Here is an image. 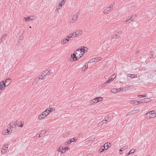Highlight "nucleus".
Masks as SVG:
<instances>
[{
    "mask_svg": "<svg viewBox=\"0 0 156 156\" xmlns=\"http://www.w3.org/2000/svg\"><path fill=\"white\" fill-rule=\"evenodd\" d=\"M133 101H132L133 102ZM132 103H133V102ZM134 103L136 105H138V104L141 103V101H137L136 100V101L134 102Z\"/></svg>",
    "mask_w": 156,
    "mask_h": 156,
    "instance_id": "obj_27",
    "label": "nucleus"
},
{
    "mask_svg": "<svg viewBox=\"0 0 156 156\" xmlns=\"http://www.w3.org/2000/svg\"><path fill=\"white\" fill-rule=\"evenodd\" d=\"M46 117L44 116V114L42 112L39 115L38 117V119L39 120H41L42 119H43L44 118Z\"/></svg>",
    "mask_w": 156,
    "mask_h": 156,
    "instance_id": "obj_12",
    "label": "nucleus"
},
{
    "mask_svg": "<svg viewBox=\"0 0 156 156\" xmlns=\"http://www.w3.org/2000/svg\"><path fill=\"white\" fill-rule=\"evenodd\" d=\"M122 150L121 149V148L119 150V151L120 152V154H122Z\"/></svg>",
    "mask_w": 156,
    "mask_h": 156,
    "instance_id": "obj_50",
    "label": "nucleus"
},
{
    "mask_svg": "<svg viewBox=\"0 0 156 156\" xmlns=\"http://www.w3.org/2000/svg\"><path fill=\"white\" fill-rule=\"evenodd\" d=\"M129 113H127V116H128V115H129Z\"/></svg>",
    "mask_w": 156,
    "mask_h": 156,
    "instance_id": "obj_62",
    "label": "nucleus"
},
{
    "mask_svg": "<svg viewBox=\"0 0 156 156\" xmlns=\"http://www.w3.org/2000/svg\"><path fill=\"white\" fill-rule=\"evenodd\" d=\"M102 98L101 97H97L93 99L90 102V104H92L93 103H96L98 102L102 101Z\"/></svg>",
    "mask_w": 156,
    "mask_h": 156,
    "instance_id": "obj_3",
    "label": "nucleus"
},
{
    "mask_svg": "<svg viewBox=\"0 0 156 156\" xmlns=\"http://www.w3.org/2000/svg\"><path fill=\"white\" fill-rule=\"evenodd\" d=\"M121 90V89L119 88L118 89H112L110 90V91L112 93H116Z\"/></svg>",
    "mask_w": 156,
    "mask_h": 156,
    "instance_id": "obj_10",
    "label": "nucleus"
},
{
    "mask_svg": "<svg viewBox=\"0 0 156 156\" xmlns=\"http://www.w3.org/2000/svg\"><path fill=\"white\" fill-rule=\"evenodd\" d=\"M1 90L0 89V93L1 92Z\"/></svg>",
    "mask_w": 156,
    "mask_h": 156,
    "instance_id": "obj_64",
    "label": "nucleus"
},
{
    "mask_svg": "<svg viewBox=\"0 0 156 156\" xmlns=\"http://www.w3.org/2000/svg\"><path fill=\"white\" fill-rule=\"evenodd\" d=\"M23 124V122L21 121L20 122L19 121H16V125L19 127H22Z\"/></svg>",
    "mask_w": 156,
    "mask_h": 156,
    "instance_id": "obj_8",
    "label": "nucleus"
},
{
    "mask_svg": "<svg viewBox=\"0 0 156 156\" xmlns=\"http://www.w3.org/2000/svg\"><path fill=\"white\" fill-rule=\"evenodd\" d=\"M127 76L128 77H130L132 78H134L136 77H137V75L135 74H128Z\"/></svg>",
    "mask_w": 156,
    "mask_h": 156,
    "instance_id": "obj_19",
    "label": "nucleus"
},
{
    "mask_svg": "<svg viewBox=\"0 0 156 156\" xmlns=\"http://www.w3.org/2000/svg\"><path fill=\"white\" fill-rule=\"evenodd\" d=\"M150 53L151 54V55H153L154 53V52L153 51H151L150 52Z\"/></svg>",
    "mask_w": 156,
    "mask_h": 156,
    "instance_id": "obj_55",
    "label": "nucleus"
},
{
    "mask_svg": "<svg viewBox=\"0 0 156 156\" xmlns=\"http://www.w3.org/2000/svg\"><path fill=\"white\" fill-rule=\"evenodd\" d=\"M44 77L43 76V75L42 74H41V75H39L38 76V80L40 79L43 80V79Z\"/></svg>",
    "mask_w": 156,
    "mask_h": 156,
    "instance_id": "obj_39",
    "label": "nucleus"
},
{
    "mask_svg": "<svg viewBox=\"0 0 156 156\" xmlns=\"http://www.w3.org/2000/svg\"><path fill=\"white\" fill-rule=\"evenodd\" d=\"M101 59V58L100 57H98L95 58H93L90 60L91 62H98Z\"/></svg>",
    "mask_w": 156,
    "mask_h": 156,
    "instance_id": "obj_5",
    "label": "nucleus"
},
{
    "mask_svg": "<svg viewBox=\"0 0 156 156\" xmlns=\"http://www.w3.org/2000/svg\"><path fill=\"white\" fill-rule=\"evenodd\" d=\"M71 34V35H72V36H71V37L72 38H74V37H77V36L76 35V34L75 33H72V34Z\"/></svg>",
    "mask_w": 156,
    "mask_h": 156,
    "instance_id": "obj_34",
    "label": "nucleus"
},
{
    "mask_svg": "<svg viewBox=\"0 0 156 156\" xmlns=\"http://www.w3.org/2000/svg\"><path fill=\"white\" fill-rule=\"evenodd\" d=\"M106 83V82H105V83L103 84L102 85H101V87H104L105 86H106V85L107 84V83Z\"/></svg>",
    "mask_w": 156,
    "mask_h": 156,
    "instance_id": "obj_44",
    "label": "nucleus"
},
{
    "mask_svg": "<svg viewBox=\"0 0 156 156\" xmlns=\"http://www.w3.org/2000/svg\"><path fill=\"white\" fill-rule=\"evenodd\" d=\"M46 73H47V75H51L49 71L46 70Z\"/></svg>",
    "mask_w": 156,
    "mask_h": 156,
    "instance_id": "obj_46",
    "label": "nucleus"
},
{
    "mask_svg": "<svg viewBox=\"0 0 156 156\" xmlns=\"http://www.w3.org/2000/svg\"><path fill=\"white\" fill-rule=\"evenodd\" d=\"M29 18L30 21H32L34 20L36 18V17L34 16H30L29 17Z\"/></svg>",
    "mask_w": 156,
    "mask_h": 156,
    "instance_id": "obj_28",
    "label": "nucleus"
},
{
    "mask_svg": "<svg viewBox=\"0 0 156 156\" xmlns=\"http://www.w3.org/2000/svg\"><path fill=\"white\" fill-rule=\"evenodd\" d=\"M0 89L2 90L4 88V87H6L5 83L3 81H2L0 82Z\"/></svg>",
    "mask_w": 156,
    "mask_h": 156,
    "instance_id": "obj_6",
    "label": "nucleus"
},
{
    "mask_svg": "<svg viewBox=\"0 0 156 156\" xmlns=\"http://www.w3.org/2000/svg\"><path fill=\"white\" fill-rule=\"evenodd\" d=\"M79 49L80 51V53L82 54V55H81V56H82L83 54H84L85 53V49L83 48H81V49Z\"/></svg>",
    "mask_w": 156,
    "mask_h": 156,
    "instance_id": "obj_16",
    "label": "nucleus"
},
{
    "mask_svg": "<svg viewBox=\"0 0 156 156\" xmlns=\"http://www.w3.org/2000/svg\"><path fill=\"white\" fill-rule=\"evenodd\" d=\"M62 4H60L58 6L57 9H60L62 8Z\"/></svg>",
    "mask_w": 156,
    "mask_h": 156,
    "instance_id": "obj_38",
    "label": "nucleus"
},
{
    "mask_svg": "<svg viewBox=\"0 0 156 156\" xmlns=\"http://www.w3.org/2000/svg\"><path fill=\"white\" fill-rule=\"evenodd\" d=\"M77 36H79V35L81 34L82 33V31L81 30H77L75 32Z\"/></svg>",
    "mask_w": 156,
    "mask_h": 156,
    "instance_id": "obj_15",
    "label": "nucleus"
},
{
    "mask_svg": "<svg viewBox=\"0 0 156 156\" xmlns=\"http://www.w3.org/2000/svg\"><path fill=\"white\" fill-rule=\"evenodd\" d=\"M112 37L113 38H117L119 37V36L118 34H114L113 35Z\"/></svg>",
    "mask_w": 156,
    "mask_h": 156,
    "instance_id": "obj_42",
    "label": "nucleus"
},
{
    "mask_svg": "<svg viewBox=\"0 0 156 156\" xmlns=\"http://www.w3.org/2000/svg\"><path fill=\"white\" fill-rule=\"evenodd\" d=\"M144 100L145 103H148L151 101V99L149 98H144Z\"/></svg>",
    "mask_w": 156,
    "mask_h": 156,
    "instance_id": "obj_32",
    "label": "nucleus"
},
{
    "mask_svg": "<svg viewBox=\"0 0 156 156\" xmlns=\"http://www.w3.org/2000/svg\"><path fill=\"white\" fill-rule=\"evenodd\" d=\"M64 0H62V1L61 2V3L60 4H62V3H63V2Z\"/></svg>",
    "mask_w": 156,
    "mask_h": 156,
    "instance_id": "obj_60",
    "label": "nucleus"
},
{
    "mask_svg": "<svg viewBox=\"0 0 156 156\" xmlns=\"http://www.w3.org/2000/svg\"><path fill=\"white\" fill-rule=\"evenodd\" d=\"M73 35H71L70 34L68 36H67L66 37V38L67 40H69V38H72L71 37V36H72Z\"/></svg>",
    "mask_w": 156,
    "mask_h": 156,
    "instance_id": "obj_41",
    "label": "nucleus"
},
{
    "mask_svg": "<svg viewBox=\"0 0 156 156\" xmlns=\"http://www.w3.org/2000/svg\"><path fill=\"white\" fill-rule=\"evenodd\" d=\"M137 97L140 98H142L146 97V95L145 94L144 95H137Z\"/></svg>",
    "mask_w": 156,
    "mask_h": 156,
    "instance_id": "obj_36",
    "label": "nucleus"
},
{
    "mask_svg": "<svg viewBox=\"0 0 156 156\" xmlns=\"http://www.w3.org/2000/svg\"><path fill=\"white\" fill-rule=\"evenodd\" d=\"M8 148V144H5L4 145L2 149H4L5 150L7 151Z\"/></svg>",
    "mask_w": 156,
    "mask_h": 156,
    "instance_id": "obj_22",
    "label": "nucleus"
},
{
    "mask_svg": "<svg viewBox=\"0 0 156 156\" xmlns=\"http://www.w3.org/2000/svg\"><path fill=\"white\" fill-rule=\"evenodd\" d=\"M147 117H149L151 118L154 117L156 116V113L154 111H151L147 112L146 114Z\"/></svg>",
    "mask_w": 156,
    "mask_h": 156,
    "instance_id": "obj_2",
    "label": "nucleus"
},
{
    "mask_svg": "<svg viewBox=\"0 0 156 156\" xmlns=\"http://www.w3.org/2000/svg\"><path fill=\"white\" fill-rule=\"evenodd\" d=\"M135 150L134 149H132L131 150L129 151V152L128 153H127L126 154V155L127 156H129V155H130L131 154H133L134 153V152L135 151Z\"/></svg>",
    "mask_w": 156,
    "mask_h": 156,
    "instance_id": "obj_17",
    "label": "nucleus"
},
{
    "mask_svg": "<svg viewBox=\"0 0 156 156\" xmlns=\"http://www.w3.org/2000/svg\"><path fill=\"white\" fill-rule=\"evenodd\" d=\"M140 52V51H137L136 52V54H138V53H139Z\"/></svg>",
    "mask_w": 156,
    "mask_h": 156,
    "instance_id": "obj_57",
    "label": "nucleus"
},
{
    "mask_svg": "<svg viewBox=\"0 0 156 156\" xmlns=\"http://www.w3.org/2000/svg\"><path fill=\"white\" fill-rule=\"evenodd\" d=\"M139 112V110L138 109H136L135 110H133L129 112V115H132L133 114H135L136 113H138Z\"/></svg>",
    "mask_w": 156,
    "mask_h": 156,
    "instance_id": "obj_9",
    "label": "nucleus"
},
{
    "mask_svg": "<svg viewBox=\"0 0 156 156\" xmlns=\"http://www.w3.org/2000/svg\"><path fill=\"white\" fill-rule=\"evenodd\" d=\"M104 146H105V150L107 149L109 146L108 145V143H105Z\"/></svg>",
    "mask_w": 156,
    "mask_h": 156,
    "instance_id": "obj_30",
    "label": "nucleus"
},
{
    "mask_svg": "<svg viewBox=\"0 0 156 156\" xmlns=\"http://www.w3.org/2000/svg\"><path fill=\"white\" fill-rule=\"evenodd\" d=\"M6 151V150H4V149H2L1 151V153L3 154L4 153H5Z\"/></svg>",
    "mask_w": 156,
    "mask_h": 156,
    "instance_id": "obj_47",
    "label": "nucleus"
},
{
    "mask_svg": "<svg viewBox=\"0 0 156 156\" xmlns=\"http://www.w3.org/2000/svg\"><path fill=\"white\" fill-rule=\"evenodd\" d=\"M113 6H112L107 7L104 10L103 12L105 14H108L111 11V9H113Z\"/></svg>",
    "mask_w": 156,
    "mask_h": 156,
    "instance_id": "obj_4",
    "label": "nucleus"
},
{
    "mask_svg": "<svg viewBox=\"0 0 156 156\" xmlns=\"http://www.w3.org/2000/svg\"><path fill=\"white\" fill-rule=\"evenodd\" d=\"M102 122L103 123V124L104 123H106L107 122V120L106 119L103 120Z\"/></svg>",
    "mask_w": 156,
    "mask_h": 156,
    "instance_id": "obj_51",
    "label": "nucleus"
},
{
    "mask_svg": "<svg viewBox=\"0 0 156 156\" xmlns=\"http://www.w3.org/2000/svg\"><path fill=\"white\" fill-rule=\"evenodd\" d=\"M58 151L59 152H61L62 153H64L66 151V150H63V149H62V147L61 146L59 147L58 148Z\"/></svg>",
    "mask_w": 156,
    "mask_h": 156,
    "instance_id": "obj_13",
    "label": "nucleus"
},
{
    "mask_svg": "<svg viewBox=\"0 0 156 156\" xmlns=\"http://www.w3.org/2000/svg\"><path fill=\"white\" fill-rule=\"evenodd\" d=\"M137 16V15L136 14L132 15L130 18L131 19H132L131 20L133 21Z\"/></svg>",
    "mask_w": 156,
    "mask_h": 156,
    "instance_id": "obj_25",
    "label": "nucleus"
},
{
    "mask_svg": "<svg viewBox=\"0 0 156 156\" xmlns=\"http://www.w3.org/2000/svg\"><path fill=\"white\" fill-rule=\"evenodd\" d=\"M79 15V12H77V13H76V16H77V17H78V16Z\"/></svg>",
    "mask_w": 156,
    "mask_h": 156,
    "instance_id": "obj_56",
    "label": "nucleus"
},
{
    "mask_svg": "<svg viewBox=\"0 0 156 156\" xmlns=\"http://www.w3.org/2000/svg\"><path fill=\"white\" fill-rule=\"evenodd\" d=\"M23 18L26 21H30L29 17H24Z\"/></svg>",
    "mask_w": 156,
    "mask_h": 156,
    "instance_id": "obj_33",
    "label": "nucleus"
},
{
    "mask_svg": "<svg viewBox=\"0 0 156 156\" xmlns=\"http://www.w3.org/2000/svg\"><path fill=\"white\" fill-rule=\"evenodd\" d=\"M131 20L132 19L130 18V19L127 20L126 21L124 22L123 23H129L132 21Z\"/></svg>",
    "mask_w": 156,
    "mask_h": 156,
    "instance_id": "obj_26",
    "label": "nucleus"
},
{
    "mask_svg": "<svg viewBox=\"0 0 156 156\" xmlns=\"http://www.w3.org/2000/svg\"><path fill=\"white\" fill-rule=\"evenodd\" d=\"M19 40L18 41V45L20 44L22 42V39H19Z\"/></svg>",
    "mask_w": 156,
    "mask_h": 156,
    "instance_id": "obj_43",
    "label": "nucleus"
},
{
    "mask_svg": "<svg viewBox=\"0 0 156 156\" xmlns=\"http://www.w3.org/2000/svg\"><path fill=\"white\" fill-rule=\"evenodd\" d=\"M103 124V123L102 122H99L98 124V126H101Z\"/></svg>",
    "mask_w": 156,
    "mask_h": 156,
    "instance_id": "obj_45",
    "label": "nucleus"
},
{
    "mask_svg": "<svg viewBox=\"0 0 156 156\" xmlns=\"http://www.w3.org/2000/svg\"><path fill=\"white\" fill-rule=\"evenodd\" d=\"M153 57V55H151V56L150 57V58H152Z\"/></svg>",
    "mask_w": 156,
    "mask_h": 156,
    "instance_id": "obj_58",
    "label": "nucleus"
},
{
    "mask_svg": "<svg viewBox=\"0 0 156 156\" xmlns=\"http://www.w3.org/2000/svg\"><path fill=\"white\" fill-rule=\"evenodd\" d=\"M78 17L77 16L74 15L73 18V20H76L77 19Z\"/></svg>",
    "mask_w": 156,
    "mask_h": 156,
    "instance_id": "obj_40",
    "label": "nucleus"
},
{
    "mask_svg": "<svg viewBox=\"0 0 156 156\" xmlns=\"http://www.w3.org/2000/svg\"><path fill=\"white\" fill-rule=\"evenodd\" d=\"M128 146L126 145L121 148V149H122V150L123 151V150H125L126 149H127L128 148Z\"/></svg>",
    "mask_w": 156,
    "mask_h": 156,
    "instance_id": "obj_37",
    "label": "nucleus"
},
{
    "mask_svg": "<svg viewBox=\"0 0 156 156\" xmlns=\"http://www.w3.org/2000/svg\"><path fill=\"white\" fill-rule=\"evenodd\" d=\"M105 146H102L101 147H100L99 152V153H101L103 151H104V150H105Z\"/></svg>",
    "mask_w": 156,
    "mask_h": 156,
    "instance_id": "obj_18",
    "label": "nucleus"
},
{
    "mask_svg": "<svg viewBox=\"0 0 156 156\" xmlns=\"http://www.w3.org/2000/svg\"><path fill=\"white\" fill-rule=\"evenodd\" d=\"M23 36H21V35H20V36H19V39H23Z\"/></svg>",
    "mask_w": 156,
    "mask_h": 156,
    "instance_id": "obj_54",
    "label": "nucleus"
},
{
    "mask_svg": "<svg viewBox=\"0 0 156 156\" xmlns=\"http://www.w3.org/2000/svg\"><path fill=\"white\" fill-rule=\"evenodd\" d=\"M42 74L43 75V76L44 77L45 76H47V73H46V70L43 72L42 73Z\"/></svg>",
    "mask_w": 156,
    "mask_h": 156,
    "instance_id": "obj_35",
    "label": "nucleus"
},
{
    "mask_svg": "<svg viewBox=\"0 0 156 156\" xmlns=\"http://www.w3.org/2000/svg\"><path fill=\"white\" fill-rule=\"evenodd\" d=\"M116 77V76H115V75H112L111 76L109 77V79L108 80L106 81V83H110L111 81H113L114 78Z\"/></svg>",
    "mask_w": 156,
    "mask_h": 156,
    "instance_id": "obj_7",
    "label": "nucleus"
},
{
    "mask_svg": "<svg viewBox=\"0 0 156 156\" xmlns=\"http://www.w3.org/2000/svg\"><path fill=\"white\" fill-rule=\"evenodd\" d=\"M67 143L68 144H70L71 143H69V140H68L67 142Z\"/></svg>",
    "mask_w": 156,
    "mask_h": 156,
    "instance_id": "obj_59",
    "label": "nucleus"
},
{
    "mask_svg": "<svg viewBox=\"0 0 156 156\" xmlns=\"http://www.w3.org/2000/svg\"><path fill=\"white\" fill-rule=\"evenodd\" d=\"M43 112L45 117L48 116L49 114V112H47L46 111H44V112Z\"/></svg>",
    "mask_w": 156,
    "mask_h": 156,
    "instance_id": "obj_29",
    "label": "nucleus"
},
{
    "mask_svg": "<svg viewBox=\"0 0 156 156\" xmlns=\"http://www.w3.org/2000/svg\"><path fill=\"white\" fill-rule=\"evenodd\" d=\"M107 118H107V119H106V120H108V119L109 118V117H108V116L107 117Z\"/></svg>",
    "mask_w": 156,
    "mask_h": 156,
    "instance_id": "obj_63",
    "label": "nucleus"
},
{
    "mask_svg": "<svg viewBox=\"0 0 156 156\" xmlns=\"http://www.w3.org/2000/svg\"><path fill=\"white\" fill-rule=\"evenodd\" d=\"M69 149V147H65L64 149H63V150H66V149L67 150H68Z\"/></svg>",
    "mask_w": 156,
    "mask_h": 156,
    "instance_id": "obj_53",
    "label": "nucleus"
},
{
    "mask_svg": "<svg viewBox=\"0 0 156 156\" xmlns=\"http://www.w3.org/2000/svg\"><path fill=\"white\" fill-rule=\"evenodd\" d=\"M88 67V64L87 63L85 64V65H84L83 67L82 68V71H84L85 69L87 68Z\"/></svg>",
    "mask_w": 156,
    "mask_h": 156,
    "instance_id": "obj_21",
    "label": "nucleus"
},
{
    "mask_svg": "<svg viewBox=\"0 0 156 156\" xmlns=\"http://www.w3.org/2000/svg\"><path fill=\"white\" fill-rule=\"evenodd\" d=\"M141 103H145V101L144 100V99H142L141 100Z\"/></svg>",
    "mask_w": 156,
    "mask_h": 156,
    "instance_id": "obj_52",
    "label": "nucleus"
},
{
    "mask_svg": "<svg viewBox=\"0 0 156 156\" xmlns=\"http://www.w3.org/2000/svg\"><path fill=\"white\" fill-rule=\"evenodd\" d=\"M55 108H51V109H50L51 112L55 111Z\"/></svg>",
    "mask_w": 156,
    "mask_h": 156,
    "instance_id": "obj_48",
    "label": "nucleus"
},
{
    "mask_svg": "<svg viewBox=\"0 0 156 156\" xmlns=\"http://www.w3.org/2000/svg\"><path fill=\"white\" fill-rule=\"evenodd\" d=\"M11 80L10 78H8L5 80V84H6V86H8L11 83Z\"/></svg>",
    "mask_w": 156,
    "mask_h": 156,
    "instance_id": "obj_11",
    "label": "nucleus"
},
{
    "mask_svg": "<svg viewBox=\"0 0 156 156\" xmlns=\"http://www.w3.org/2000/svg\"><path fill=\"white\" fill-rule=\"evenodd\" d=\"M69 41V40H67L66 38H64L63 41H61L62 44H65L68 43Z\"/></svg>",
    "mask_w": 156,
    "mask_h": 156,
    "instance_id": "obj_20",
    "label": "nucleus"
},
{
    "mask_svg": "<svg viewBox=\"0 0 156 156\" xmlns=\"http://www.w3.org/2000/svg\"><path fill=\"white\" fill-rule=\"evenodd\" d=\"M46 133V132L44 131H42L39 133V137H40L41 136L44 135Z\"/></svg>",
    "mask_w": 156,
    "mask_h": 156,
    "instance_id": "obj_23",
    "label": "nucleus"
},
{
    "mask_svg": "<svg viewBox=\"0 0 156 156\" xmlns=\"http://www.w3.org/2000/svg\"><path fill=\"white\" fill-rule=\"evenodd\" d=\"M7 132H5V135H7L10 134L12 132L10 131L8 129H7Z\"/></svg>",
    "mask_w": 156,
    "mask_h": 156,
    "instance_id": "obj_31",
    "label": "nucleus"
},
{
    "mask_svg": "<svg viewBox=\"0 0 156 156\" xmlns=\"http://www.w3.org/2000/svg\"><path fill=\"white\" fill-rule=\"evenodd\" d=\"M82 54L80 53L79 49H77L75 51L74 53L71 55V57L70 58V60L71 61H75L78 60L82 57L81 56Z\"/></svg>",
    "mask_w": 156,
    "mask_h": 156,
    "instance_id": "obj_1",
    "label": "nucleus"
},
{
    "mask_svg": "<svg viewBox=\"0 0 156 156\" xmlns=\"http://www.w3.org/2000/svg\"><path fill=\"white\" fill-rule=\"evenodd\" d=\"M129 113H127V116H128V115H129Z\"/></svg>",
    "mask_w": 156,
    "mask_h": 156,
    "instance_id": "obj_61",
    "label": "nucleus"
},
{
    "mask_svg": "<svg viewBox=\"0 0 156 156\" xmlns=\"http://www.w3.org/2000/svg\"><path fill=\"white\" fill-rule=\"evenodd\" d=\"M7 36V34H3L2 37V38L1 39V42L2 41H4V40H5L6 39V37Z\"/></svg>",
    "mask_w": 156,
    "mask_h": 156,
    "instance_id": "obj_14",
    "label": "nucleus"
},
{
    "mask_svg": "<svg viewBox=\"0 0 156 156\" xmlns=\"http://www.w3.org/2000/svg\"><path fill=\"white\" fill-rule=\"evenodd\" d=\"M77 140V139L75 138H71L69 140V143L73 142L76 141Z\"/></svg>",
    "mask_w": 156,
    "mask_h": 156,
    "instance_id": "obj_24",
    "label": "nucleus"
},
{
    "mask_svg": "<svg viewBox=\"0 0 156 156\" xmlns=\"http://www.w3.org/2000/svg\"><path fill=\"white\" fill-rule=\"evenodd\" d=\"M51 108H47L45 111L47 112H48L49 113L51 112L50 111Z\"/></svg>",
    "mask_w": 156,
    "mask_h": 156,
    "instance_id": "obj_49",
    "label": "nucleus"
}]
</instances>
